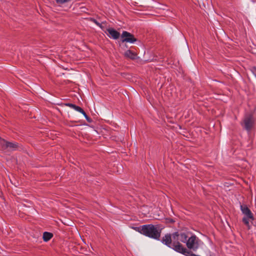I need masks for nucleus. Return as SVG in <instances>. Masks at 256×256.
Here are the masks:
<instances>
[{"mask_svg": "<svg viewBox=\"0 0 256 256\" xmlns=\"http://www.w3.org/2000/svg\"><path fill=\"white\" fill-rule=\"evenodd\" d=\"M188 236L184 232H178V238H180V240L184 243H186L188 240Z\"/></svg>", "mask_w": 256, "mask_h": 256, "instance_id": "obj_9", "label": "nucleus"}, {"mask_svg": "<svg viewBox=\"0 0 256 256\" xmlns=\"http://www.w3.org/2000/svg\"><path fill=\"white\" fill-rule=\"evenodd\" d=\"M254 120L253 116L252 115L246 116L244 120V128L248 132H250L253 126Z\"/></svg>", "mask_w": 256, "mask_h": 256, "instance_id": "obj_6", "label": "nucleus"}, {"mask_svg": "<svg viewBox=\"0 0 256 256\" xmlns=\"http://www.w3.org/2000/svg\"><path fill=\"white\" fill-rule=\"evenodd\" d=\"M250 70L254 74V76L256 78V67H252Z\"/></svg>", "mask_w": 256, "mask_h": 256, "instance_id": "obj_18", "label": "nucleus"}, {"mask_svg": "<svg viewBox=\"0 0 256 256\" xmlns=\"http://www.w3.org/2000/svg\"><path fill=\"white\" fill-rule=\"evenodd\" d=\"M107 31L109 34V36L114 40H116L119 38L120 34L112 28H108Z\"/></svg>", "mask_w": 256, "mask_h": 256, "instance_id": "obj_8", "label": "nucleus"}, {"mask_svg": "<svg viewBox=\"0 0 256 256\" xmlns=\"http://www.w3.org/2000/svg\"><path fill=\"white\" fill-rule=\"evenodd\" d=\"M82 114L84 115V118H86V120H87V121L89 122H92V119L90 118L88 116L87 114H86V113L84 111V112H82Z\"/></svg>", "mask_w": 256, "mask_h": 256, "instance_id": "obj_15", "label": "nucleus"}, {"mask_svg": "<svg viewBox=\"0 0 256 256\" xmlns=\"http://www.w3.org/2000/svg\"><path fill=\"white\" fill-rule=\"evenodd\" d=\"M66 106L70 108H72L73 109H74L76 105L74 104H70V103H67V104H66Z\"/></svg>", "mask_w": 256, "mask_h": 256, "instance_id": "obj_17", "label": "nucleus"}, {"mask_svg": "<svg viewBox=\"0 0 256 256\" xmlns=\"http://www.w3.org/2000/svg\"><path fill=\"white\" fill-rule=\"evenodd\" d=\"M249 220H250V218L246 216L244 217V218H242V222L248 227H249L250 226Z\"/></svg>", "mask_w": 256, "mask_h": 256, "instance_id": "obj_12", "label": "nucleus"}, {"mask_svg": "<svg viewBox=\"0 0 256 256\" xmlns=\"http://www.w3.org/2000/svg\"><path fill=\"white\" fill-rule=\"evenodd\" d=\"M161 232L162 228L158 224H144L142 226L141 228V234L156 240L160 239Z\"/></svg>", "mask_w": 256, "mask_h": 256, "instance_id": "obj_2", "label": "nucleus"}, {"mask_svg": "<svg viewBox=\"0 0 256 256\" xmlns=\"http://www.w3.org/2000/svg\"><path fill=\"white\" fill-rule=\"evenodd\" d=\"M91 21L94 23L96 26H99L100 28H102V24L100 23H99L94 18H92Z\"/></svg>", "mask_w": 256, "mask_h": 256, "instance_id": "obj_13", "label": "nucleus"}, {"mask_svg": "<svg viewBox=\"0 0 256 256\" xmlns=\"http://www.w3.org/2000/svg\"><path fill=\"white\" fill-rule=\"evenodd\" d=\"M240 210L245 216H248L252 220L254 219L252 212L246 205H241Z\"/></svg>", "mask_w": 256, "mask_h": 256, "instance_id": "obj_7", "label": "nucleus"}, {"mask_svg": "<svg viewBox=\"0 0 256 256\" xmlns=\"http://www.w3.org/2000/svg\"><path fill=\"white\" fill-rule=\"evenodd\" d=\"M53 234L48 232H45L43 234V240L44 242H48L52 237Z\"/></svg>", "mask_w": 256, "mask_h": 256, "instance_id": "obj_11", "label": "nucleus"}, {"mask_svg": "<svg viewBox=\"0 0 256 256\" xmlns=\"http://www.w3.org/2000/svg\"><path fill=\"white\" fill-rule=\"evenodd\" d=\"M142 228V226H139V227H136L134 228V229L138 231V232H139L141 234V228Z\"/></svg>", "mask_w": 256, "mask_h": 256, "instance_id": "obj_19", "label": "nucleus"}, {"mask_svg": "<svg viewBox=\"0 0 256 256\" xmlns=\"http://www.w3.org/2000/svg\"><path fill=\"white\" fill-rule=\"evenodd\" d=\"M121 40L122 42L134 44L136 41V39L130 33L126 31H124L121 35Z\"/></svg>", "mask_w": 256, "mask_h": 256, "instance_id": "obj_5", "label": "nucleus"}, {"mask_svg": "<svg viewBox=\"0 0 256 256\" xmlns=\"http://www.w3.org/2000/svg\"><path fill=\"white\" fill-rule=\"evenodd\" d=\"M58 4H63L70 2L71 0H56Z\"/></svg>", "mask_w": 256, "mask_h": 256, "instance_id": "obj_14", "label": "nucleus"}, {"mask_svg": "<svg viewBox=\"0 0 256 256\" xmlns=\"http://www.w3.org/2000/svg\"><path fill=\"white\" fill-rule=\"evenodd\" d=\"M142 228V226H139V227H136L134 228V229L138 231V232H139L141 234V228Z\"/></svg>", "mask_w": 256, "mask_h": 256, "instance_id": "obj_20", "label": "nucleus"}, {"mask_svg": "<svg viewBox=\"0 0 256 256\" xmlns=\"http://www.w3.org/2000/svg\"><path fill=\"white\" fill-rule=\"evenodd\" d=\"M200 242V240L195 235H192L186 244L188 248L196 251L199 248Z\"/></svg>", "mask_w": 256, "mask_h": 256, "instance_id": "obj_3", "label": "nucleus"}, {"mask_svg": "<svg viewBox=\"0 0 256 256\" xmlns=\"http://www.w3.org/2000/svg\"><path fill=\"white\" fill-rule=\"evenodd\" d=\"M124 56L132 60H134L136 58V54L130 50H128L124 52Z\"/></svg>", "mask_w": 256, "mask_h": 256, "instance_id": "obj_10", "label": "nucleus"}, {"mask_svg": "<svg viewBox=\"0 0 256 256\" xmlns=\"http://www.w3.org/2000/svg\"><path fill=\"white\" fill-rule=\"evenodd\" d=\"M0 144L3 150H15L18 148L16 143L8 142L1 138H0Z\"/></svg>", "mask_w": 256, "mask_h": 256, "instance_id": "obj_4", "label": "nucleus"}, {"mask_svg": "<svg viewBox=\"0 0 256 256\" xmlns=\"http://www.w3.org/2000/svg\"><path fill=\"white\" fill-rule=\"evenodd\" d=\"M178 238V232H174L172 234H167L162 237V242L173 249L178 252L183 254L184 252L188 254L187 248L184 247L180 243Z\"/></svg>", "mask_w": 256, "mask_h": 256, "instance_id": "obj_1", "label": "nucleus"}, {"mask_svg": "<svg viewBox=\"0 0 256 256\" xmlns=\"http://www.w3.org/2000/svg\"><path fill=\"white\" fill-rule=\"evenodd\" d=\"M74 110H76V111L80 112L81 114H82V112H84V111L80 107L77 106L76 105L74 108Z\"/></svg>", "mask_w": 256, "mask_h": 256, "instance_id": "obj_16", "label": "nucleus"}]
</instances>
